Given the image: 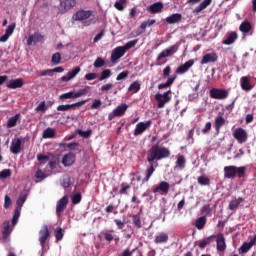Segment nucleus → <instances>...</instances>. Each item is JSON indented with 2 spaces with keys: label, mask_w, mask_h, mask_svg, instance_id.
Listing matches in <instances>:
<instances>
[{
  "label": "nucleus",
  "mask_w": 256,
  "mask_h": 256,
  "mask_svg": "<svg viewBox=\"0 0 256 256\" xmlns=\"http://www.w3.org/2000/svg\"><path fill=\"white\" fill-rule=\"evenodd\" d=\"M170 187L171 186L169 185V182L162 181L153 189V193H159V191H161L162 195H167V193H169Z\"/></svg>",
  "instance_id": "23"
},
{
  "label": "nucleus",
  "mask_w": 256,
  "mask_h": 256,
  "mask_svg": "<svg viewBox=\"0 0 256 256\" xmlns=\"http://www.w3.org/2000/svg\"><path fill=\"white\" fill-rule=\"evenodd\" d=\"M93 15L91 10H79L73 15L74 21H87Z\"/></svg>",
  "instance_id": "11"
},
{
  "label": "nucleus",
  "mask_w": 256,
  "mask_h": 256,
  "mask_svg": "<svg viewBox=\"0 0 256 256\" xmlns=\"http://www.w3.org/2000/svg\"><path fill=\"white\" fill-rule=\"evenodd\" d=\"M216 237V247L217 251H225L227 249V244L225 243V235L223 233H218Z\"/></svg>",
  "instance_id": "19"
},
{
  "label": "nucleus",
  "mask_w": 256,
  "mask_h": 256,
  "mask_svg": "<svg viewBox=\"0 0 256 256\" xmlns=\"http://www.w3.org/2000/svg\"><path fill=\"white\" fill-rule=\"evenodd\" d=\"M90 89H91V87L86 86L85 88H82V89L78 90L77 92H74V97L76 99H79V97H85V95H87V93H89Z\"/></svg>",
  "instance_id": "39"
},
{
  "label": "nucleus",
  "mask_w": 256,
  "mask_h": 256,
  "mask_svg": "<svg viewBox=\"0 0 256 256\" xmlns=\"http://www.w3.org/2000/svg\"><path fill=\"white\" fill-rule=\"evenodd\" d=\"M89 100H81L79 102L73 103V104H65V105H59L57 107V111H69V109H75V107H83L85 103H87Z\"/></svg>",
  "instance_id": "15"
},
{
  "label": "nucleus",
  "mask_w": 256,
  "mask_h": 256,
  "mask_svg": "<svg viewBox=\"0 0 256 256\" xmlns=\"http://www.w3.org/2000/svg\"><path fill=\"white\" fill-rule=\"evenodd\" d=\"M239 31L244 35H253V25H251V22L246 20L240 24Z\"/></svg>",
  "instance_id": "22"
},
{
  "label": "nucleus",
  "mask_w": 256,
  "mask_h": 256,
  "mask_svg": "<svg viewBox=\"0 0 256 256\" xmlns=\"http://www.w3.org/2000/svg\"><path fill=\"white\" fill-rule=\"evenodd\" d=\"M67 205H69V197L63 196L56 203V216L57 219H61L63 217V211L67 209Z\"/></svg>",
  "instance_id": "4"
},
{
  "label": "nucleus",
  "mask_w": 256,
  "mask_h": 256,
  "mask_svg": "<svg viewBox=\"0 0 256 256\" xmlns=\"http://www.w3.org/2000/svg\"><path fill=\"white\" fill-rule=\"evenodd\" d=\"M81 199H82L81 193L74 194L72 196V204L78 205V203H81Z\"/></svg>",
  "instance_id": "60"
},
{
  "label": "nucleus",
  "mask_w": 256,
  "mask_h": 256,
  "mask_svg": "<svg viewBox=\"0 0 256 256\" xmlns=\"http://www.w3.org/2000/svg\"><path fill=\"white\" fill-rule=\"evenodd\" d=\"M7 87H8V89H19V88L23 87V79L18 78V79L10 80L7 83Z\"/></svg>",
  "instance_id": "31"
},
{
  "label": "nucleus",
  "mask_w": 256,
  "mask_h": 256,
  "mask_svg": "<svg viewBox=\"0 0 256 256\" xmlns=\"http://www.w3.org/2000/svg\"><path fill=\"white\" fill-rule=\"evenodd\" d=\"M212 239H215V235H211V236L205 238L204 240H200L198 243L199 248L205 249V247H207V245H211Z\"/></svg>",
  "instance_id": "36"
},
{
  "label": "nucleus",
  "mask_w": 256,
  "mask_h": 256,
  "mask_svg": "<svg viewBox=\"0 0 256 256\" xmlns=\"http://www.w3.org/2000/svg\"><path fill=\"white\" fill-rule=\"evenodd\" d=\"M125 3H127V0H119L118 2L114 3V7L118 11H124L125 7L123 5H125Z\"/></svg>",
  "instance_id": "52"
},
{
  "label": "nucleus",
  "mask_w": 256,
  "mask_h": 256,
  "mask_svg": "<svg viewBox=\"0 0 256 256\" xmlns=\"http://www.w3.org/2000/svg\"><path fill=\"white\" fill-rule=\"evenodd\" d=\"M193 65H195V60L190 59L188 61H186L183 65H180L177 69H176V73L178 75H185V73H187V71H189V69L191 67H193Z\"/></svg>",
  "instance_id": "16"
},
{
  "label": "nucleus",
  "mask_w": 256,
  "mask_h": 256,
  "mask_svg": "<svg viewBox=\"0 0 256 256\" xmlns=\"http://www.w3.org/2000/svg\"><path fill=\"white\" fill-rule=\"evenodd\" d=\"M179 51L178 45H172L169 48L163 50L157 57V65H163L161 59H165V57H171V55H175V53Z\"/></svg>",
  "instance_id": "5"
},
{
  "label": "nucleus",
  "mask_w": 256,
  "mask_h": 256,
  "mask_svg": "<svg viewBox=\"0 0 256 256\" xmlns=\"http://www.w3.org/2000/svg\"><path fill=\"white\" fill-rule=\"evenodd\" d=\"M240 87L242 91L249 92L253 89V84H251V77L250 76H242L240 78Z\"/></svg>",
  "instance_id": "13"
},
{
  "label": "nucleus",
  "mask_w": 256,
  "mask_h": 256,
  "mask_svg": "<svg viewBox=\"0 0 256 256\" xmlns=\"http://www.w3.org/2000/svg\"><path fill=\"white\" fill-rule=\"evenodd\" d=\"M181 19H183V15L175 13L166 18V23L169 25H175V23H181Z\"/></svg>",
  "instance_id": "29"
},
{
  "label": "nucleus",
  "mask_w": 256,
  "mask_h": 256,
  "mask_svg": "<svg viewBox=\"0 0 256 256\" xmlns=\"http://www.w3.org/2000/svg\"><path fill=\"white\" fill-rule=\"evenodd\" d=\"M132 221H133V224L134 226L137 228V229H141L142 225H141V216L139 215H133L132 216Z\"/></svg>",
  "instance_id": "48"
},
{
  "label": "nucleus",
  "mask_w": 256,
  "mask_h": 256,
  "mask_svg": "<svg viewBox=\"0 0 256 256\" xmlns=\"http://www.w3.org/2000/svg\"><path fill=\"white\" fill-rule=\"evenodd\" d=\"M128 91H132V93H139V91H141V84H139V82H133L129 88Z\"/></svg>",
  "instance_id": "43"
},
{
  "label": "nucleus",
  "mask_w": 256,
  "mask_h": 256,
  "mask_svg": "<svg viewBox=\"0 0 256 256\" xmlns=\"http://www.w3.org/2000/svg\"><path fill=\"white\" fill-rule=\"evenodd\" d=\"M101 100L95 99L91 105V109H101Z\"/></svg>",
  "instance_id": "64"
},
{
  "label": "nucleus",
  "mask_w": 256,
  "mask_h": 256,
  "mask_svg": "<svg viewBox=\"0 0 256 256\" xmlns=\"http://www.w3.org/2000/svg\"><path fill=\"white\" fill-rule=\"evenodd\" d=\"M20 117L21 114H16L15 116H12L7 122V128L11 129L12 127H16L17 121H19Z\"/></svg>",
  "instance_id": "35"
},
{
  "label": "nucleus",
  "mask_w": 256,
  "mask_h": 256,
  "mask_svg": "<svg viewBox=\"0 0 256 256\" xmlns=\"http://www.w3.org/2000/svg\"><path fill=\"white\" fill-rule=\"evenodd\" d=\"M81 72V67H75L73 70L69 71L67 75L61 77V81L66 83L67 81H71L74 77H77V74Z\"/></svg>",
  "instance_id": "26"
},
{
  "label": "nucleus",
  "mask_w": 256,
  "mask_h": 256,
  "mask_svg": "<svg viewBox=\"0 0 256 256\" xmlns=\"http://www.w3.org/2000/svg\"><path fill=\"white\" fill-rule=\"evenodd\" d=\"M171 90H168L166 92H164L163 94H156L155 95V99L157 101V107L158 109H163V107H165V105H167V103H169V101H171Z\"/></svg>",
  "instance_id": "3"
},
{
  "label": "nucleus",
  "mask_w": 256,
  "mask_h": 256,
  "mask_svg": "<svg viewBox=\"0 0 256 256\" xmlns=\"http://www.w3.org/2000/svg\"><path fill=\"white\" fill-rule=\"evenodd\" d=\"M226 123L225 117L223 115L217 116L214 120V129L216 131V135L221 133V127H224Z\"/></svg>",
  "instance_id": "24"
},
{
  "label": "nucleus",
  "mask_w": 256,
  "mask_h": 256,
  "mask_svg": "<svg viewBox=\"0 0 256 256\" xmlns=\"http://www.w3.org/2000/svg\"><path fill=\"white\" fill-rule=\"evenodd\" d=\"M15 31V23L9 25L5 31V34L11 37L13 35V32Z\"/></svg>",
  "instance_id": "63"
},
{
  "label": "nucleus",
  "mask_w": 256,
  "mask_h": 256,
  "mask_svg": "<svg viewBox=\"0 0 256 256\" xmlns=\"http://www.w3.org/2000/svg\"><path fill=\"white\" fill-rule=\"evenodd\" d=\"M151 125H153V121H151V120L138 123L136 125V128L134 129L133 135L135 137H137L139 135H143V133H145L149 129V127H151Z\"/></svg>",
  "instance_id": "9"
},
{
  "label": "nucleus",
  "mask_w": 256,
  "mask_h": 256,
  "mask_svg": "<svg viewBox=\"0 0 256 256\" xmlns=\"http://www.w3.org/2000/svg\"><path fill=\"white\" fill-rule=\"evenodd\" d=\"M59 99L61 101H65V99H76L75 98V92L70 91V92L64 93V94L59 96Z\"/></svg>",
  "instance_id": "47"
},
{
  "label": "nucleus",
  "mask_w": 256,
  "mask_h": 256,
  "mask_svg": "<svg viewBox=\"0 0 256 256\" xmlns=\"http://www.w3.org/2000/svg\"><path fill=\"white\" fill-rule=\"evenodd\" d=\"M155 23H157L155 19H148L147 21L141 23L140 29L145 30L147 27H152V25H155Z\"/></svg>",
  "instance_id": "44"
},
{
  "label": "nucleus",
  "mask_w": 256,
  "mask_h": 256,
  "mask_svg": "<svg viewBox=\"0 0 256 256\" xmlns=\"http://www.w3.org/2000/svg\"><path fill=\"white\" fill-rule=\"evenodd\" d=\"M125 53V49H123L121 46L116 47L111 53V62L117 63L118 60L125 55Z\"/></svg>",
  "instance_id": "17"
},
{
  "label": "nucleus",
  "mask_w": 256,
  "mask_h": 256,
  "mask_svg": "<svg viewBox=\"0 0 256 256\" xmlns=\"http://www.w3.org/2000/svg\"><path fill=\"white\" fill-rule=\"evenodd\" d=\"M43 139H53L55 137V129L49 127L43 131Z\"/></svg>",
  "instance_id": "37"
},
{
  "label": "nucleus",
  "mask_w": 256,
  "mask_h": 256,
  "mask_svg": "<svg viewBox=\"0 0 256 256\" xmlns=\"http://www.w3.org/2000/svg\"><path fill=\"white\" fill-rule=\"evenodd\" d=\"M237 32H231L227 35L226 39L222 41L223 45H233L237 41Z\"/></svg>",
  "instance_id": "32"
},
{
  "label": "nucleus",
  "mask_w": 256,
  "mask_h": 256,
  "mask_svg": "<svg viewBox=\"0 0 256 256\" xmlns=\"http://www.w3.org/2000/svg\"><path fill=\"white\" fill-rule=\"evenodd\" d=\"M111 77V70L106 69L101 72V76L99 78V81H105V79H109Z\"/></svg>",
  "instance_id": "55"
},
{
  "label": "nucleus",
  "mask_w": 256,
  "mask_h": 256,
  "mask_svg": "<svg viewBox=\"0 0 256 256\" xmlns=\"http://www.w3.org/2000/svg\"><path fill=\"white\" fill-rule=\"evenodd\" d=\"M155 173V167L153 164L146 170V177L142 180V183L145 184L151 179V175Z\"/></svg>",
  "instance_id": "40"
},
{
  "label": "nucleus",
  "mask_w": 256,
  "mask_h": 256,
  "mask_svg": "<svg viewBox=\"0 0 256 256\" xmlns=\"http://www.w3.org/2000/svg\"><path fill=\"white\" fill-rule=\"evenodd\" d=\"M205 225H207V217H205V216H201L195 222V227L199 231H201V229H205Z\"/></svg>",
  "instance_id": "33"
},
{
  "label": "nucleus",
  "mask_w": 256,
  "mask_h": 256,
  "mask_svg": "<svg viewBox=\"0 0 256 256\" xmlns=\"http://www.w3.org/2000/svg\"><path fill=\"white\" fill-rule=\"evenodd\" d=\"M62 187L64 189H69L71 187V176L65 175L62 180Z\"/></svg>",
  "instance_id": "45"
},
{
  "label": "nucleus",
  "mask_w": 256,
  "mask_h": 256,
  "mask_svg": "<svg viewBox=\"0 0 256 256\" xmlns=\"http://www.w3.org/2000/svg\"><path fill=\"white\" fill-rule=\"evenodd\" d=\"M233 137L238 143H246L248 138L247 131L243 128H236L233 131Z\"/></svg>",
  "instance_id": "10"
},
{
  "label": "nucleus",
  "mask_w": 256,
  "mask_h": 256,
  "mask_svg": "<svg viewBox=\"0 0 256 256\" xmlns=\"http://www.w3.org/2000/svg\"><path fill=\"white\" fill-rule=\"evenodd\" d=\"M77 135H80V137H84V139H89L91 137V133H93L92 130L83 131L81 129L76 130Z\"/></svg>",
  "instance_id": "46"
},
{
  "label": "nucleus",
  "mask_w": 256,
  "mask_h": 256,
  "mask_svg": "<svg viewBox=\"0 0 256 256\" xmlns=\"http://www.w3.org/2000/svg\"><path fill=\"white\" fill-rule=\"evenodd\" d=\"M213 0H204L199 6L194 9V13H201V11L208 8Z\"/></svg>",
  "instance_id": "34"
},
{
  "label": "nucleus",
  "mask_w": 256,
  "mask_h": 256,
  "mask_svg": "<svg viewBox=\"0 0 256 256\" xmlns=\"http://www.w3.org/2000/svg\"><path fill=\"white\" fill-rule=\"evenodd\" d=\"M10 151L14 155H17L18 153H21V139L13 140L10 146Z\"/></svg>",
  "instance_id": "30"
},
{
  "label": "nucleus",
  "mask_w": 256,
  "mask_h": 256,
  "mask_svg": "<svg viewBox=\"0 0 256 256\" xmlns=\"http://www.w3.org/2000/svg\"><path fill=\"white\" fill-rule=\"evenodd\" d=\"M168 241H169V234H167L166 232H159L154 237V243L156 245H163L165 243H168Z\"/></svg>",
  "instance_id": "20"
},
{
  "label": "nucleus",
  "mask_w": 256,
  "mask_h": 256,
  "mask_svg": "<svg viewBox=\"0 0 256 256\" xmlns=\"http://www.w3.org/2000/svg\"><path fill=\"white\" fill-rule=\"evenodd\" d=\"M198 183L202 186H209L211 185V180L206 175H201L198 177Z\"/></svg>",
  "instance_id": "42"
},
{
  "label": "nucleus",
  "mask_w": 256,
  "mask_h": 256,
  "mask_svg": "<svg viewBox=\"0 0 256 256\" xmlns=\"http://www.w3.org/2000/svg\"><path fill=\"white\" fill-rule=\"evenodd\" d=\"M135 45H137V40L129 41L124 46H121V47L124 49L125 53H127V51H129V49H133Z\"/></svg>",
  "instance_id": "49"
},
{
  "label": "nucleus",
  "mask_w": 256,
  "mask_h": 256,
  "mask_svg": "<svg viewBox=\"0 0 256 256\" xmlns=\"http://www.w3.org/2000/svg\"><path fill=\"white\" fill-rule=\"evenodd\" d=\"M185 163H187V160H185V156L183 155L178 156L176 160L175 169H185Z\"/></svg>",
  "instance_id": "38"
},
{
  "label": "nucleus",
  "mask_w": 256,
  "mask_h": 256,
  "mask_svg": "<svg viewBox=\"0 0 256 256\" xmlns=\"http://www.w3.org/2000/svg\"><path fill=\"white\" fill-rule=\"evenodd\" d=\"M239 207V202H237V199H234L232 200L230 203H229V209L230 211H235L237 210Z\"/></svg>",
  "instance_id": "61"
},
{
  "label": "nucleus",
  "mask_w": 256,
  "mask_h": 256,
  "mask_svg": "<svg viewBox=\"0 0 256 256\" xmlns=\"http://www.w3.org/2000/svg\"><path fill=\"white\" fill-rule=\"evenodd\" d=\"M11 177V169H4L0 172V179H7Z\"/></svg>",
  "instance_id": "59"
},
{
  "label": "nucleus",
  "mask_w": 256,
  "mask_h": 256,
  "mask_svg": "<svg viewBox=\"0 0 256 256\" xmlns=\"http://www.w3.org/2000/svg\"><path fill=\"white\" fill-rule=\"evenodd\" d=\"M171 157V150L167 147L159 146V142L152 145L147 153L148 163H154L155 161H161V159H167Z\"/></svg>",
  "instance_id": "1"
},
{
  "label": "nucleus",
  "mask_w": 256,
  "mask_h": 256,
  "mask_svg": "<svg viewBox=\"0 0 256 256\" xmlns=\"http://www.w3.org/2000/svg\"><path fill=\"white\" fill-rule=\"evenodd\" d=\"M246 171L247 167L245 166H226L224 167V177L225 179H235V177L242 179V177H245Z\"/></svg>",
  "instance_id": "2"
},
{
  "label": "nucleus",
  "mask_w": 256,
  "mask_h": 256,
  "mask_svg": "<svg viewBox=\"0 0 256 256\" xmlns=\"http://www.w3.org/2000/svg\"><path fill=\"white\" fill-rule=\"evenodd\" d=\"M11 222L4 221L2 224V239L3 241H7L9 239V236L11 235Z\"/></svg>",
  "instance_id": "21"
},
{
  "label": "nucleus",
  "mask_w": 256,
  "mask_h": 256,
  "mask_svg": "<svg viewBox=\"0 0 256 256\" xmlns=\"http://www.w3.org/2000/svg\"><path fill=\"white\" fill-rule=\"evenodd\" d=\"M75 163V154L73 152H69L68 154L64 155L62 158V164L64 167H71Z\"/></svg>",
  "instance_id": "27"
},
{
  "label": "nucleus",
  "mask_w": 256,
  "mask_h": 256,
  "mask_svg": "<svg viewBox=\"0 0 256 256\" xmlns=\"http://www.w3.org/2000/svg\"><path fill=\"white\" fill-rule=\"evenodd\" d=\"M54 235L56 238V241H62L63 240V229L61 227H58L55 231H54Z\"/></svg>",
  "instance_id": "51"
},
{
  "label": "nucleus",
  "mask_w": 256,
  "mask_h": 256,
  "mask_svg": "<svg viewBox=\"0 0 256 256\" xmlns=\"http://www.w3.org/2000/svg\"><path fill=\"white\" fill-rule=\"evenodd\" d=\"M127 109H129V106L127 104H121L118 107H116V109L113 110V112H111L108 115V121H113V119H115V117H123V115H125Z\"/></svg>",
  "instance_id": "8"
},
{
  "label": "nucleus",
  "mask_w": 256,
  "mask_h": 256,
  "mask_svg": "<svg viewBox=\"0 0 256 256\" xmlns=\"http://www.w3.org/2000/svg\"><path fill=\"white\" fill-rule=\"evenodd\" d=\"M129 189H131V185H129V184L123 182V183L121 184V189H120V191H119V194H120V195H127V191H129Z\"/></svg>",
  "instance_id": "53"
},
{
  "label": "nucleus",
  "mask_w": 256,
  "mask_h": 256,
  "mask_svg": "<svg viewBox=\"0 0 256 256\" xmlns=\"http://www.w3.org/2000/svg\"><path fill=\"white\" fill-rule=\"evenodd\" d=\"M41 41H43V35H41V33L39 32H35L33 35H30L27 39V45L31 46L33 45H37V43H41Z\"/></svg>",
  "instance_id": "25"
},
{
  "label": "nucleus",
  "mask_w": 256,
  "mask_h": 256,
  "mask_svg": "<svg viewBox=\"0 0 256 256\" xmlns=\"http://www.w3.org/2000/svg\"><path fill=\"white\" fill-rule=\"evenodd\" d=\"M203 215H211V205L206 204L201 209Z\"/></svg>",
  "instance_id": "62"
},
{
  "label": "nucleus",
  "mask_w": 256,
  "mask_h": 256,
  "mask_svg": "<svg viewBox=\"0 0 256 256\" xmlns=\"http://www.w3.org/2000/svg\"><path fill=\"white\" fill-rule=\"evenodd\" d=\"M25 201H27V194H25L24 192H22L19 196V198L17 199V205L18 207H23V204L25 203Z\"/></svg>",
  "instance_id": "50"
},
{
  "label": "nucleus",
  "mask_w": 256,
  "mask_h": 256,
  "mask_svg": "<svg viewBox=\"0 0 256 256\" xmlns=\"http://www.w3.org/2000/svg\"><path fill=\"white\" fill-rule=\"evenodd\" d=\"M52 63H54L55 65H59L61 63V53L56 52L52 55V59H51Z\"/></svg>",
  "instance_id": "54"
},
{
  "label": "nucleus",
  "mask_w": 256,
  "mask_h": 256,
  "mask_svg": "<svg viewBox=\"0 0 256 256\" xmlns=\"http://www.w3.org/2000/svg\"><path fill=\"white\" fill-rule=\"evenodd\" d=\"M253 245H256V235L250 236V242H244L239 248L240 255L243 253H249L251 251Z\"/></svg>",
  "instance_id": "12"
},
{
  "label": "nucleus",
  "mask_w": 256,
  "mask_h": 256,
  "mask_svg": "<svg viewBox=\"0 0 256 256\" xmlns=\"http://www.w3.org/2000/svg\"><path fill=\"white\" fill-rule=\"evenodd\" d=\"M47 239H49V228L47 227V225H45L39 232V241L42 249L45 247Z\"/></svg>",
  "instance_id": "18"
},
{
  "label": "nucleus",
  "mask_w": 256,
  "mask_h": 256,
  "mask_svg": "<svg viewBox=\"0 0 256 256\" xmlns=\"http://www.w3.org/2000/svg\"><path fill=\"white\" fill-rule=\"evenodd\" d=\"M37 160L40 162V165H45V163H47V161H49V156L43 155V154H38Z\"/></svg>",
  "instance_id": "57"
},
{
  "label": "nucleus",
  "mask_w": 256,
  "mask_h": 256,
  "mask_svg": "<svg viewBox=\"0 0 256 256\" xmlns=\"http://www.w3.org/2000/svg\"><path fill=\"white\" fill-rule=\"evenodd\" d=\"M211 99H218L219 101H223V99H227L229 97V91L225 89L212 88L210 90Z\"/></svg>",
  "instance_id": "7"
},
{
  "label": "nucleus",
  "mask_w": 256,
  "mask_h": 256,
  "mask_svg": "<svg viewBox=\"0 0 256 256\" xmlns=\"http://www.w3.org/2000/svg\"><path fill=\"white\" fill-rule=\"evenodd\" d=\"M63 5L65 11H70V9H73L77 5V0H64Z\"/></svg>",
  "instance_id": "41"
},
{
  "label": "nucleus",
  "mask_w": 256,
  "mask_h": 256,
  "mask_svg": "<svg viewBox=\"0 0 256 256\" xmlns=\"http://www.w3.org/2000/svg\"><path fill=\"white\" fill-rule=\"evenodd\" d=\"M67 147L70 151H78V153H81V150H79V143L77 142H73V143H69L67 144Z\"/></svg>",
  "instance_id": "58"
},
{
  "label": "nucleus",
  "mask_w": 256,
  "mask_h": 256,
  "mask_svg": "<svg viewBox=\"0 0 256 256\" xmlns=\"http://www.w3.org/2000/svg\"><path fill=\"white\" fill-rule=\"evenodd\" d=\"M217 59H219V56L217 53H207L202 57V60L200 61V65H207L209 63H217Z\"/></svg>",
  "instance_id": "14"
},
{
  "label": "nucleus",
  "mask_w": 256,
  "mask_h": 256,
  "mask_svg": "<svg viewBox=\"0 0 256 256\" xmlns=\"http://www.w3.org/2000/svg\"><path fill=\"white\" fill-rule=\"evenodd\" d=\"M99 239H104L107 243H112V241H119V237L115 234V230L106 229L99 233Z\"/></svg>",
  "instance_id": "6"
},
{
  "label": "nucleus",
  "mask_w": 256,
  "mask_h": 256,
  "mask_svg": "<svg viewBox=\"0 0 256 256\" xmlns=\"http://www.w3.org/2000/svg\"><path fill=\"white\" fill-rule=\"evenodd\" d=\"M104 65H105V60H103V58H101V57H98L95 60L94 64H93L95 69H99L100 67H104Z\"/></svg>",
  "instance_id": "56"
},
{
  "label": "nucleus",
  "mask_w": 256,
  "mask_h": 256,
  "mask_svg": "<svg viewBox=\"0 0 256 256\" xmlns=\"http://www.w3.org/2000/svg\"><path fill=\"white\" fill-rule=\"evenodd\" d=\"M147 11H149V13H151L152 15H155L156 13H161L163 11V3L155 2L147 8Z\"/></svg>",
  "instance_id": "28"
}]
</instances>
